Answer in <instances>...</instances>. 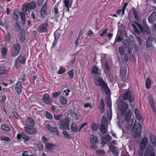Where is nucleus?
I'll return each instance as SVG.
<instances>
[{"mask_svg":"<svg viewBox=\"0 0 156 156\" xmlns=\"http://www.w3.org/2000/svg\"><path fill=\"white\" fill-rule=\"evenodd\" d=\"M118 108L120 111L121 115L125 116V120L129 124V126H132L133 122V119H130L131 116V112L130 109L127 112L128 106V104L125 102H120L118 103Z\"/></svg>","mask_w":156,"mask_h":156,"instance_id":"nucleus-1","label":"nucleus"},{"mask_svg":"<svg viewBox=\"0 0 156 156\" xmlns=\"http://www.w3.org/2000/svg\"><path fill=\"white\" fill-rule=\"evenodd\" d=\"M95 84L100 86L101 89L103 92H104L108 96L106 97V103L108 108H110L112 106V102L110 96V90L107 84L100 77H98L95 80Z\"/></svg>","mask_w":156,"mask_h":156,"instance_id":"nucleus-2","label":"nucleus"},{"mask_svg":"<svg viewBox=\"0 0 156 156\" xmlns=\"http://www.w3.org/2000/svg\"><path fill=\"white\" fill-rule=\"evenodd\" d=\"M54 118L56 120H59L58 126L60 129H69V123L71 119L69 117H65V118L62 114L59 115H54Z\"/></svg>","mask_w":156,"mask_h":156,"instance_id":"nucleus-3","label":"nucleus"},{"mask_svg":"<svg viewBox=\"0 0 156 156\" xmlns=\"http://www.w3.org/2000/svg\"><path fill=\"white\" fill-rule=\"evenodd\" d=\"M36 3L34 1H31L29 3H24L23 5L22 10L26 14H30V10L35 8Z\"/></svg>","mask_w":156,"mask_h":156,"instance_id":"nucleus-4","label":"nucleus"},{"mask_svg":"<svg viewBox=\"0 0 156 156\" xmlns=\"http://www.w3.org/2000/svg\"><path fill=\"white\" fill-rule=\"evenodd\" d=\"M148 143V138L144 137L141 140L140 145V149L138 151V154L139 156H143L144 150L146 148Z\"/></svg>","mask_w":156,"mask_h":156,"instance_id":"nucleus-5","label":"nucleus"},{"mask_svg":"<svg viewBox=\"0 0 156 156\" xmlns=\"http://www.w3.org/2000/svg\"><path fill=\"white\" fill-rule=\"evenodd\" d=\"M142 129V127L140 123H138L136 125L135 122H134L132 130H133L134 135L136 138L140 135Z\"/></svg>","mask_w":156,"mask_h":156,"instance_id":"nucleus-6","label":"nucleus"},{"mask_svg":"<svg viewBox=\"0 0 156 156\" xmlns=\"http://www.w3.org/2000/svg\"><path fill=\"white\" fill-rule=\"evenodd\" d=\"M20 45L19 43L14 44L11 51V55L14 57L20 54Z\"/></svg>","mask_w":156,"mask_h":156,"instance_id":"nucleus-7","label":"nucleus"},{"mask_svg":"<svg viewBox=\"0 0 156 156\" xmlns=\"http://www.w3.org/2000/svg\"><path fill=\"white\" fill-rule=\"evenodd\" d=\"M144 156H155L153 146L149 145L146 148Z\"/></svg>","mask_w":156,"mask_h":156,"instance_id":"nucleus-8","label":"nucleus"},{"mask_svg":"<svg viewBox=\"0 0 156 156\" xmlns=\"http://www.w3.org/2000/svg\"><path fill=\"white\" fill-rule=\"evenodd\" d=\"M123 99L124 100H128L130 102L134 101L133 97L132 96V92L129 90H126L123 95Z\"/></svg>","mask_w":156,"mask_h":156,"instance_id":"nucleus-9","label":"nucleus"},{"mask_svg":"<svg viewBox=\"0 0 156 156\" xmlns=\"http://www.w3.org/2000/svg\"><path fill=\"white\" fill-rule=\"evenodd\" d=\"M90 142L92 144L90 146V147L91 148L94 150L97 148V146L96 145V144L98 142V140L96 136L94 135H92L90 136Z\"/></svg>","mask_w":156,"mask_h":156,"instance_id":"nucleus-10","label":"nucleus"},{"mask_svg":"<svg viewBox=\"0 0 156 156\" xmlns=\"http://www.w3.org/2000/svg\"><path fill=\"white\" fill-rule=\"evenodd\" d=\"M48 27V24L47 23H42L39 25L37 29V30L40 33L47 32Z\"/></svg>","mask_w":156,"mask_h":156,"instance_id":"nucleus-11","label":"nucleus"},{"mask_svg":"<svg viewBox=\"0 0 156 156\" xmlns=\"http://www.w3.org/2000/svg\"><path fill=\"white\" fill-rule=\"evenodd\" d=\"M42 99L43 102L46 104L51 105L52 103V101L48 94L45 93L43 96Z\"/></svg>","mask_w":156,"mask_h":156,"instance_id":"nucleus-12","label":"nucleus"},{"mask_svg":"<svg viewBox=\"0 0 156 156\" xmlns=\"http://www.w3.org/2000/svg\"><path fill=\"white\" fill-rule=\"evenodd\" d=\"M47 2H45L41 8L40 11V15L42 18H44L47 15L46 9L47 8Z\"/></svg>","mask_w":156,"mask_h":156,"instance_id":"nucleus-13","label":"nucleus"},{"mask_svg":"<svg viewBox=\"0 0 156 156\" xmlns=\"http://www.w3.org/2000/svg\"><path fill=\"white\" fill-rule=\"evenodd\" d=\"M22 88L21 82L20 81L17 82L16 84L15 89L16 92L19 95H21L22 94Z\"/></svg>","mask_w":156,"mask_h":156,"instance_id":"nucleus-14","label":"nucleus"},{"mask_svg":"<svg viewBox=\"0 0 156 156\" xmlns=\"http://www.w3.org/2000/svg\"><path fill=\"white\" fill-rule=\"evenodd\" d=\"M139 29L142 33H146L149 34L151 32L149 26L143 27L140 24L138 25Z\"/></svg>","mask_w":156,"mask_h":156,"instance_id":"nucleus-15","label":"nucleus"},{"mask_svg":"<svg viewBox=\"0 0 156 156\" xmlns=\"http://www.w3.org/2000/svg\"><path fill=\"white\" fill-rule=\"evenodd\" d=\"M24 129L26 133L30 135H34L36 132L35 129L33 127L25 126Z\"/></svg>","mask_w":156,"mask_h":156,"instance_id":"nucleus-16","label":"nucleus"},{"mask_svg":"<svg viewBox=\"0 0 156 156\" xmlns=\"http://www.w3.org/2000/svg\"><path fill=\"white\" fill-rule=\"evenodd\" d=\"M25 124L27 126L33 127L35 125V122L32 117H29L26 120Z\"/></svg>","mask_w":156,"mask_h":156,"instance_id":"nucleus-17","label":"nucleus"},{"mask_svg":"<svg viewBox=\"0 0 156 156\" xmlns=\"http://www.w3.org/2000/svg\"><path fill=\"white\" fill-rule=\"evenodd\" d=\"M45 127L46 129L50 132L55 133L57 135H59L58 130L56 127H52L48 124H46Z\"/></svg>","mask_w":156,"mask_h":156,"instance_id":"nucleus-18","label":"nucleus"},{"mask_svg":"<svg viewBox=\"0 0 156 156\" xmlns=\"http://www.w3.org/2000/svg\"><path fill=\"white\" fill-rule=\"evenodd\" d=\"M128 5V3L126 2L124 3L122 9H120L119 8L116 11V14L118 15H119L121 14L122 16L124 15L125 9Z\"/></svg>","mask_w":156,"mask_h":156,"instance_id":"nucleus-19","label":"nucleus"},{"mask_svg":"<svg viewBox=\"0 0 156 156\" xmlns=\"http://www.w3.org/2000/svg\"><path fill=\"white\" fill-rule=\"evenodd\" d=\"M19 38L20 42L23 43L26 39V34L23 30H21L19 35Z\"/></svg>","mask_w":156,"mask_h":156,"instance_id":"nucleus-20","label":"nucleus"},{"mask_svg":"<svg viewBox=\"0 0 156 156\" xmlns=\"http://www.w3.org/2000/svg\"><path fill=\"white\" fill-rule=\"evenodd\" d=\"M109 149L112 152V153L116 156H118L119 154L117 148L113 145H111L109 147Z\"/></svg>","mask_w":156,"mask_h":156,"instance_id":"nucleus-21","label":"nucleus"},{"mask_svg":"<svg viewBox=\"0 0 156 156\" xmlns=\"http://www.w3.org/2000/svg\"><path fill=\"white\" fill-rule=\"evenodd\" d=\"M148 20L149 22L151 23H154L156 20V12H152L151 15L149 16Z\"/></svg>","mask_w":156,"mask_h":156,"instance_id":"nucleus-22","label":"nucleus"},{"mask_svg":"<svg viewBox=\"0 0 156 156\" xmlns=\"http://www.w3.org/2000/svg\"><path fill=\"white\" fill-rule=\"evenodd\" d=\"M105 104L104 101L102 98L100 100V103L99 105V108L100 112L101 113L104 112L105 110Z\"/></svg>","mask_w":156,"mask_h":156,"instance_id":"nucleus-23","label":"nucleus"},{"mask_svg":"<svg viewBox=\"0 0 156 156\" xmlns=\"http://www.w3.org/2000/svg\"><path fill=\"white\" fill-rule=\"evenodd\" d=\"M99 130L103 134L106 133V129L105 128V123H101L99 126Z\"/></svg>","mask_w":156,"mask_h":156,"instance_id":"nucleus-24","label":"nucleus"},{"mask_svg":"<svg viewBox=\"0 0 156 156\" xmlns=\"http://www.w3.org/2000/svg\"><path fill=\"white\" fill-rule=\"evenodd\" d=\"M69 115L72 116V117L74 118L76 120L78 119L79 118L76 113H75L72 109H69L68 111Z\"/></svg>","mask_w":156,"mask_h":156,"instance_id":"nucleus-25","label":"nucleus"},{"mask_svg":"<svg viewBox=\"0 0 156 156\" xmlns=\"http://www.w3.org/2000/svg\"><path fill=\"white\" fill-rule=\"evenodd\" d=\"M134 111L137 119L139 121H141L142 119V117L140 114L138 109L137 108H136L134 109Z\"/></svg>","mask_w":156,"mask_h":156,"instance_id":"nucleus-26","label":"nucleus"},{"mask_svg":"<svg viewBox=\"0 0 156 156\" xmlns=\"http://www.w3.org/2000/svg\"><path fill=\"white\" fill-rule=\"evenodd\" d=\"M16 60L21 63L24 64L25 62L26 57L25 56L20 55L18 57Z\"/></svg>","mask_w":156,"mask_h":156,"instance_id":"nucleus-27","label":"nucleus"},{"mask_svg":"<svg viewBox=\"0 0 156 156\" xmlns=\"http://www.w3.org/2000/svg\"><path fill=\"white\" fill-rule=\"evenodd\" d=\"M150 139L151 143L154 147H156V136L154 135H151Z\"/></svg>","mask_w":156,"mask_h":156,"instance_id":"nucleus-28","label":"nucleus"},{"mask_svg":"<svg viewBox=\"0 0 156 156\" xmlns=\"http://www.w3.org/2000/svg\"><path fill=\"white\" fill-rule=\"evenodd\" d=\"M151 81L149 78L147 79L145 82V86L146 88L149 89L151 88Z\"/></svg>","mask_w":156,"mask_h":156,"instance_id":"nucleus-29","label":"nucleus"},{"mask_svg":"<svg viewBox=\"0 0 156 156\" xmlns=\"http://www.w3.org/2000/svg\"><path fill=\"white\" fill-rule=\"evenodd\" d=\"M54 146V145L50 143H48L45 145L46 149L48 151H51Z\"/></svg>","mask_w":156,"mask_h":156,"instance_id":"nucleus-30","label":"nucleus"},{"mask_svg":"<svg viewBox=\"0 0 156 156\" xmlns=\"http://www.w3.org/2000/svg\"><path fill=\"white\" fill-rule=\"evenodd\" d=\"M131 11L132 12L133 14L135 20H136L139 21L140 19L139 18H138L137 14L136 11L135 9L133 7L131 9Z\"/></svg>","mask_w":156,"mask_h":156,"instance_id":"nucleus-31","label":"nucleus"},{"mask_svg":"<svg viewBox=\"0 0 156 156\" xmlns=\"http://www.w3.org/2000/svg\"><path fill=\"white\" fill-rule=\"evenodd\" d=\"M98 67L97 66H94L92 69V73L93 74H100V73L99 72Z\"/></svg>","mask_w":156,"mask_h":156,"instance_id":"nucleus-32","label":"nucleus"},{"mask_svg":"<svg viewBox=\"0 0 156 156\" xmlns=\"http://www.w3.org/2000/svg\"><path fill=\"white\" fill-rule=\"evenodd\" d=\"M60 103L63 105H66L67 102V100L66 98L64 97L63 96L61 95L60 97Z\"/></svg>","mask_w":156,"mask_h":156,"instance_id":"nucleus-33","label":"nucleus"},{"mask_svg":"<svg viewBox=\"0 0 156 156\" xmlns=\"http://www.w3.org/2000/svg\"><path fill=\"white\" fill-rule=\"evenodd\" d=\"M71 129L72 131L77 132L78 129L77 128V125L75 123L73 122L71 125Z\"/></svg>","mask_w":156,"mask_h":156,"instance_id":"nucleus-34","label":"nucleus"},{"mask_svg":"<svg viewBox=\"0 0 156 156\" xmlns=\"http://www.w3.org/2000/svg\"><path fill=\"white\" fill-rule=\"evenodd\" d=\"M1 129L6 131L9 132L10 130V128L7 125L5 124H2L1 126Z\"/></svg>","mask_w":156,"mask_h":156,"instance_id":"nucleus-35","label":"nucleus"},{"mask_svg":"<svg viewBox=\"0 0 156 156\" xmlns=\"http://www.w3.org/2000/svg\"><path fill=\"white\" fill-rule=\"evenodd\" d=\"M62 133L64 135L65 137L67 139H71L72 138L71 136L68 133V132L65 130H63L62 131Z\"/></svg>","mask_w":156,"mask_h":156,"instance_id":"nucleus-36","label":"nucleus"},{"mask_svg":"<svg viewBox=\"0 0 156 156\" xmlns=\"http://www.w3.org/2000/svg\"><path fill=\"white\" fill-rule=\"evenodd\" d=\"M148 102L151 106L155 105L154 99L151 96H149L148 98Z\"/></svg>","mask_w":156,"mask_h":156,"instance_id":"nucleus-37","label":"nucleus"},{"mask_svg":"<svg viewBox=\"0 0 156 156\" xmlns=\"http://www.w3.org/2000/svg\"><path fill=\"white\" fill-rule=\"evenodd\" d=\"M102 139L103 140H105V141L104 144H106V141H110L111 140V138L109 135H107L104 136Z\"/></svg>","mask_w":156,"mask_h":156,"instance_id":"nucleus-38","label":"nucleus"},{"mask_svg":"<svg viewBox=\"0 0 156 156\" xmlns=\"http://www.w3.org/2000/svg\"><path fill=\"white\" fill-rule=\"evenodd\" d=\"M152 41L150 38H148L146 43V46L148 48H150L152 45Z\"/></svg>","mask_w":156,"mask_h":156,"instance_id":"nucleus-39","label":"nucleus"},{"mask_svg":"<svg viewBox=\"0 0 156 156\" xmlns=\"http://www.w3.org/2000/svg\"><path fill=\"white\" fill-rule=\"evenodd\" d=\"M119 51L120 55L121 56L124 55L125 49L124 47L122 46H120L119 48Z\"/></svg>","mask_w":156,"mask_h":156,"instance_id":"nucleus-40","label":"nucleus"},{"mask_svg":"<svg viewBox=\"0 0 156 156\" xmlns=\"http://www.w3.org/2000/svg\"><path fill=\"white\" fill-rule=\"evenodd\" d=\"M7 48L5 47H3L1 50V54L2 56L6 55L7 53Z\"/></svg>","mask_w":156,"mask_h":156,"instance_id":"nucleus-41","label":"nucleus"},{"mask_svg":"<svg viewBox=\"0 0 156 156\" xmlns=\"http://www.w3.org/2000/svg\"><path fill=\"white\" fill-rule=\"evenodd\" d=\"M54 12L55 13V16L56 17H58V5H55L54 7Z\"/></svg>","mask_w":156,"mask_h":156,"instance_id":"nucleus-42","label":"nucleus"},{"mask_svg":"<svg viewBox=\"0 0 156 156\" xmlns=\"http://www.w3.org/2000/svg\"><path fill=\"white\" fill-rule=\"evenodd\" d=\"M64 4L65 6H71L72 5V2L69 0H64Z\"/></svg>","mask_w":156,"mask_h":156,"instance_id":"nucleus-43","label":"nucleus"},{"mask_svg":"<svg viewBox=\"0 0 156 156\" xmlns=\"http://www.w3.org/2000/svg\"><path fill=\"white\" fill-rule=\"evenodd\" d=\"M23 136L22 139L25 143H26L27 141H28L30 140V137L27 136L24 133H23Z\"/></svg>","mask_w":156,"mask_h":156,"instance_id":"nucleus-44","label":"nucleus"},{"mask_svg":"<svg viewBox=\"0 0 156 156\" xmlns=\"http://www.w3.org/2000/svg\"><path fill=\"white\" fill-rule=\"evenodd\" d=\"M123 43L126 48L129 47L130 45V43L126 39H124L123 41Z\"/></svg>","mask_w":156,"mask_h":156,"instance_id":"nucleus-45","label":"nucleus"},{"mask_svg":"<svg viewBox=\"0 0 156 156\" xmlns=\"http://www.w3.org/2000/svg\"><path fill=\"white\" fill-rule=\"evenodd\" d=\"M26 15H27V14H25ZM20 16L21 17V20H22V21L23 22H25V21H26V18H25V14H24V12H20Z\"/></svg>","mask_w":156,"mask_h":156,"instance_id":"nucleus-46","label":"nucleus"},{"mask_svg":"<svg viewBox=\"0 0 156 156\" xmlns=\"http://www.w3.org/2000/svg\"><path fill=\"white\" fill-rule=\"evenodd\" d=\"M136 40L137 41V44L139 46H140L142 43V41L141 38L139 36H137L136 37Z\"/></svg>","mask_w":156,"mask_h":156,"instance_id":"nucleus-47","label":"nucleus"},{"mask_svg":"<svg viewBox=\"0 0 156 156\" xmlns=\"http://www.w3.org/2000/svg\"><path fill=\"white\" fill-rule=\"evenodd\" d=\"M67 74L69 76L70 79H72L73 78L74 75L73 70L72 69L69 71Z\"/></svg>","mask_w":156,"mask_h":156,"instance_id":"nucleus-48","label":"nucleus"},{"mask_svg":"<svg viewBox=\"0 0 156 156\" xmlns=\"http://www.w3.org/2000/svg\"><path fill=\"white\" fill-rule=\"evenodd\" d=\"M65 69L61 66L60 67L59 70L57 72V73L58 74H63L65 72Z\"/></svg>","mask_w":156,"mask_h":156,"instance_id":"nucleus-49","label":"nucleus"},{"mask_svg":"<svg viewBox=\"0 0 156 156\" xmlns=\"http://www.w3.org/2000/svg\"><path fill=\"white\" fill-rule=\"evenodd\" d=\"M91 129L94 131H96L98 129V125L95 123H93L91 125Z\"/></svg>","mask_w":156,"mask_h":156,"instance_id":"nucleus-50","label":"nucleus"},{"mask_svg":"<svg viewBox=\"0 0 156 156\" xmlns=\"http://www.w3.org/2000/svg\"><path fill=\"white\" fill-rule=\"evenodd\" d=\"M10 35L9 32H7L5 37V41L9 43L10 39Z\"/></svg>","mask_w":156,"mask_h":156,"instance_id":"nucleus-51","label":"nucleus"},{"mask_svg":"<svg viewBox=\"0 0 156 156\" xmlns=\"http://www.w3.org/2000/svg\"><path fill=\"white\" fill-rule=\"evenodd\" d=\"M6 70L5 67L4 66H0V75L4 74Z\"/></svg>","mask_w":156,"mask_h":156,"instance_id":"nucleus-52","label":"nucleus"},{"mask_svg":"<svg viewBox=\"0 0 156 156\" xmlns=\"http://www.w3.org/2000/svg\"><path fill=\"white\" fill-rule=\"evenodd\" d=\"M107 115L108 118L109 120H110L112 117V110L109 109L108 111Z\"/></svg>","mask_w":156,"mask_h":156,"instance_id":"nucleus-53","label":"nucleus"},{"mask_svg":"<svg viewBox=\"0 0 156 156\" xmlns=\"http://www.w3.org/2000/svg\"><path fill=\"white\" fill-rule=\"evenodd\" d=\"M6 99V96L5 95L2 96L1 99L0 100V103L2 104L4 103Z\"/></svg>","mask_w":156,"mask_h":156,"instance_id":"nucleus-54","label":"nucleus"},{"mask_svg":"<svg viewBox=\"0 0 156 156\" xmlns=\"http://www.w3.org/2000/svg\"><path fill=\"white\" fill-rule=\"evenodd\" d=\"M108 30V29L107 28H106L103 30L102 31V33L100 34V36L101 37H103L105 36L107 33Z\"/></svg>","mask_w":156,"mask_h":156,"instance_id":"nucleus-55","label":"nucleus"},{"mask_svg":"<svg viewBox=\"0 0 156 156\" xmlns=\"http://www.w3.org/2000/svg\"><path fill=\"white\" fill-rule=\"evenodd\" d=\"M1 139L2 140L6 141H9L10 140L9 137H6L4 136H3L1 137Z\"/></svg>","mask_w":156,"mask_h":156,"instance_id":"nucleus-56","label":"nucleus"},{"mask_svg":"<svg viewBox=\"0 0 156 156\" xmlns=\"http://www.w3.org/2000/svg\"><path fill=\"white\" fill-rule=\"evenodd\" d=\"M61 94L60 92H55L52 95V97L54 98H57L58 96L60 95Z\"/></svg>","mask_w":156,"mask_h":156,"instance_id":"nucleus-57","label":"nucleus"},{"mask_svg":"<svg viewBox=\"0 0 156 156\" xmlns=\"http://www.w3.org/2000/svg\"><path fill=\"white\" fill-rule=\"evenodd\" d=\"M46 118L48 119L51 120L52 119V114L49 112H46Z\"/></svg>","mask_w":156,"mask_h":156,"instance_id":"nucleus-58","label":"nucleus"},{"mask_svg":"<svg viewBox=\"0 0 156 156\" xmlns=\"http://www.w3.org/2000/svg\"><path fill=\"white\" fill-rule=\"evenodd\" d=\"M126 67H123L122 69L121 70L120 72L122 74L125 75L126 74Z\"/></svg>","mask_w":156,"mask_h":156,"instance_id":"nucleus-59","label":"nucleus"},{"mask_svg":"<svg viewBox=\"0 0 156 156\" xmlns=\"http://www.w3.org/2000/svg\"><path fill=\"white\" fill-rule=\"evenodd\" d=\"M37 147L38 148L39 151H41L44 147L43 145L41 143H39L37 145Z\"/></svg>","mask_w":156,"mask_h":156,"instance_id":"nucleus-60","label":"nucleus"},{"mask_svg":"<svg viewBox=\"0 0 156 156\" xmlns=\"http://www.w3.org/2000/svg\"><path fill=\"white\" fill-rule=\"evenodd\" d=\"M105 69L107 71H109L110 69L109 65L107 61L105 62Z\"/></svg>","mask_w":156,"mask_h":156,"instance_id":"nucleus-61","label":"nucleus"},{"mask_svg":"<svg viewBox=\"0 0 156 156\" xmlns=\"http://www.w3.org/2000/svg\"><path fill=\"white\" fill-rule=\"evenodd\" d=\"M23 133H21L17 134L16 137L18 140H20L22 138H23Z\"/></svg>","mask_w":156,"mask_h":156,"instance_id":"nucleus-62","label":"nucleus"},{"mask_svg":"<svg viewBox=\"0 0 156 156\" xmlns=\"http://www.w3.org/2000/svg\"><path fill=\"white\" fill-rule=\"evenodd\" d=\"M21 80L23 82H24L26 81L27 77L24 74L21 76Z\"/></svg>","mask_w":156,"mask_h":156,"instance_id":"nucleus-63","label":"nucleus"},{"mask_svg":"<svg viewBox=\"0 0 156 156\" xmlns=\"http://www.w3.org/2000/svg\"><path fill=\"white\" fill-rule=\"evenodd\" d=\"M96 153L99 155L104 154V151L102 150H97L96 151Z\"/></svg>","mask_w":156,"mask_h":156,"instance_id":"nucleus-64","label":"nucleus"}]
</instances>
